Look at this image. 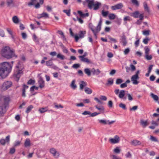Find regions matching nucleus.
<instances>
[{"mask_svg": "<svg viewBox=\"0 0 159 159\" xmlns=\"http://www.w3.org/2000/svg\"><path fill=\"white\" fill-rule=\"evenodd\" d=\"M0 67V76L2 79L7 77L11 72L12 66L7 62H4L1 63Z\"/></svg>", "mask_w": 159, "mask_h": 159, "instance_id": "nucleus-1", "label": "nucleus"}, {"mask_svg": "<svg viewBox=\"0 0 159 159\" xmlns=\"http://www.w3.org/2000/svg\"><path fill=\"white\" fill-rule=\"evenodd\" d=\"M10 101V98L8 96H1L0 99V115L2 116L7 111L6 108Z\"/></svg>", "mask_w": 159, "mask_h": 159, "instance_id": "nucleus-2", "label": "nucleus"}, {"mask_svg": "<svg viewBox=\"0 0 159 159\" xmlns=\"http://www.w3.org/2000/svg\"><path fill=\"white\" fill-rule=\"evenodd\" d=\"M1 53L3 57L8 59L14 57H17V56L15 55L14 52L8 46H5L3 48L1 51Z\"/></svg>", "mask_w": 159, "mask_h": 159, "instance_id": "nucleus-3", "label": "nucleus"}, {"mask_svg": "<svg viewBox=\"0 0 159 159\" xmlns=\"http://www.w3.org/2000/svg\"><path fill=\"white\" fill-rule=\"evenodd\" d=\"M85 2H83L84 4L86 2L88 3V7L90 9H92L93 7V10H98L101 6V3L98 2H95L94 0H84Z\"/></svg>", "mask_w": 159, "mask_h": 159, "instance_id": "nucleus-4", "label": "nucleus"}, {"mask_svg": "<svg viewBox=\"0 0 159 159\" xmlns=\"http://www.w3.org/2000/svg\"><path fill=\"white\" fill-rule=\"evenodd\" d=\"M22 73L23 72L21 69H20V67L19 65L16 66L14 74V77L16 78L15 80L16 81H18Z\"/></svg>", "mask_w": 159, "mask_h": 159, "instance_id": "nucleus-5", "label": "nucleus"}, {"mask_svg": "<svg viewBox=\"0 0 159 159\" xmlns=\"http://www.w3.org/2000/svg\"><path fill=\"white\" fill-rule=\"evenodd\" d=\"M49 152L55 158H57L60 157V152L54 148H50Z\"/></svg>", "mask_w": 159, "mask_h": 159, "instance_id": "nucleus-6", "label": "nucleus"}, {"mask_svg": "<svg viewBox=\"0 0 159 159\" xmlns=\"http://www.w3.org/2000/svg\"><path fill=\"white\" fill-rule=\"evenodd\" d=\"M140 72L139 70H138L136 72L135 75H133L131 77V80L133 82V84H137L139 82L137 80L139 79V74Z\"/></svg>", "mask_w": 159, "mask_h": 159, "instance_id": "nucleus-7", "label": "nucleus"}, {"mask_svg": "<svg viewBox=\"0 0 159 159\" xmlns=\"http://www.w3.org/2000/svg\"><path fill=\"white\" fill-rule=\"evenodd\" d=\"M12 85V83L10 81H6L3 84L2 89L3 90H6L10 87Z\"/></svg>", "mask_w": 159, "mask_h": 159, "instance_id": "nucleus-8", "label": "nucleus"}, {"mask_svg": "<svg viewBox=\"0 0 159 159\" xmlns=\"http://www.w3.org/2000/svg\"><path fill=\"white\" fill-rule=\"evenodd\" d=\"M120 141V137L117 135H115L113 138L109 139V141L112 144H116L118 143Z\"/></svg>", "mask_w": 159, "mask_h": 159, "instance_id": "nucleus-9", "label": "nucleus"}, {"mask_svg": "<svg viewBox=\"0 0 159 159\" xmlns=\"http://www.w3.org/2000/svg\"><path fill=\"white\" fill-rule=\"evenodd\" d=\"M123 7V5L122 3H119L114 6H111V9L113 10L121 9Z\"/></svg>", "mask_w": 159, "mask_h": 159, "instance_id": "nucleus-10", "label": "nucleus"}, {"mask_svg": "<svg viewBox=\"0 0 159 159\" xmlns=\"http://www.w3.org/2000/svg\"><path fill=\"white\" fill-rule=\"evenodd\" d=\"M89 27L90 29L92 31L95 37V38H97V34L99 32V31H97V27H96V28L94 29L93 26L92 25V24L91 23L89 24Z\"/></svg>", "mask_w": 159, "mask_h": 159, "instance_id": "nucleus-11", "label": "nucleus"}, {"mask_svg": "<svg viewBox=\"0 0 159 159\" xmlns=\"http://www.w3.org/2000/svg\"><path fill=\"white\" fill-rule=\"evenodd\" d=\"M10 136L8 135L6 137L5 139H1L0 140V143L2 145H5L6 143L7 142L8 143L10 140Z\"/></svg>", "mask_w": 159, "mask_h": 159, "instance_id": "nucleus-12", "label": "nucleus"}, {"mask_svg": "<svg viewBox=\"0 0 159 159\" xmlns=\"http://www.w3.org/2000/svg\"><path fill=\"white\" fill-rule=\"evenodd\" d=\"M39 86L40 88H42L44 86V81L41 77H40L38 81Z\"/></svg>", "mask_w": 159, "mask_h": 159, "instance_id": "nucleus-13", "label": "nucleus"}, {"mask_svg": "<svg viewBox=\"0 0 159 159\" xmlns=\"http://www.w3.org/2000/svg\"><path fill=\"white\" fill-rule=\"evenodd\" d=\"M120 40V42L122 43L123 46H125L126 45L127 42L126 40V36L124 34H123V35L121 37Z\"/></svg>", "mask_w": 159, "mask_h": 159, "instance_id": "nucleus-14", "label": "nucleus"}, {"mask_svg": "<svg viewBox=\"0 0 159 159\" xmlns=\"http://www.w3.org/2000/svg\"><path fill=\"white\" fill-rule=\"evenodd\" d=\"M125 91L123 90H122L120 91L118 95V97L120 98L123 99L125 100L126 99V97H124L125 95Z\"/></svg>", "mask_w": 159, "mask_h": 159, "instance_id": "nucleus-15", "label": "nucleus"}, {"mask_svg": "<svg viewBox=\"0 0 159 159\" xmlns=\"http://www.w3.org/2000/svg\"><path fill=\"white\" fill-rule=\"evenodd\" d=\"M140 124L143 128H145L149 124L148 120H141L140 121Z\"/></svg>", "mask_w": 159, "mask_h": 159, "instance_id": "nucleus-16", "label": "nucleus"}, {"mask_svg": "<svg viewBox=\"0 0 159 159\" xmlns=\"http://www.w3.org/2000/svg\"><path fill=\"white\" fill-rule=\"evenodd\" d=\"M131 144L134 146H136L140 145L141 144V143L139 141L137 140H134L131 142Z\"/></svg>", "mask_w": 159, "mask_h": 159, "instance_id": "nucleus-17", "label": "nucleus"}, {"mask_svg": "<svg viewBox=\"0 0 159 159\" xmlns=\"http://www.w3.org/2000/svg\"><path fill=\"white\" fill-rule=\"evenodd\" d=\"M91 72L93 75H98L100 73V71L98 69L96 70L94 68H93L91 70Z\"/></svg>", "mask_w": 159, "mask_h": 159, "instance_id": "nucleus-18", "label": "nucleus"}, {"mask_svg": "<svg viewBox=\"0 0 159 159\" xmlns=\"http://www.w3.org/2000/svg\"><path fill=\"white\" fill-rule=\"evenodd\" d=\"M84 56H79V57L80 59V61L82 62L87 63H90V60L84 57Z\"/></svg>", "mask_w": 159, "mask_h": 159, "instance_id": "nucleus-19", "label": "nucleus"}, {"mask_svg": "<svg viewBox=\"0 0 159 159\" xmlns=\"http://www.w3.org/2000/svg\"><path fill=\"white\" fill-rule=\"evenodd\" d=\"M24 145L25 147H29L30 146V141L29 139L27 138L26 139Z\"/></svg>", "mask_w": 159, "mask_h": 159, "instance_id": "nucleus-20", "label": "nucleus"}, {"mask_svg": "<svg viewBox=\"0 0 159 159\" xmlns=\"http://www.w3.org/2000/svg\"><path fill=\"white\" fill-rule=\"evenodd\" d=\"M87 84L86 82L84 81H81L80 82V89L81 90H82L83 89L84 87H85L87 86Z\"/></svg>", "mask_w": 159, "mask_h": 159, "instance_id": "nucleus-21", "label": "nucleus"}, {"mask_svg": "<svg viewBox=\"0 0 159 159\" xmlns=\"http://www.w3.org/2000/svg\"><path fill=\"white\" fill-rule=\"evenodd\" d=\"M87 84L86 82L84 81H81L80 82V89L81 90H82L83 89L84 87H85L87 86Z\"/></svg>", "mask_w": 159, "mask_h": 159, "instance_id": "nucleus-22", "label": "nucleus"}, {"mask_svg": "<svg viewBox=\"0 0 159 159\" xmlns=\"http://www.w3.org/2000/svg\"><path fill=\"white\" fill-rule=\"evenodd\" d=\"M95 108L100 111V112H103L104 111V108L102 106H98L96 105L95 106Z\"/></svg>", "mask_w": 159, "mask_h": 159, "instance_id": "nucleus-23", "label": "nucleus"}, {"mask_svg": "<svg viewBox=\"0 0 159 159\" xmlns=\"http://www.w3.org/2000/svg\"><path fill=\"white\" fill-rule=\"evenodd\" d=\"M84 91L86 93L88 94H91L92 93V89L87 87L85 88Z\"/></svg>", "mask_w": 159, "mask_h": 159, "instance_id": "nucleus-24", "label": "nucleus"}, {"mask_svg": "<svg viewBox=\"0 0 159 159\" xmlns=\"http://www.w3.org/2000/svg\"><path fill=\"white\" fill-rule=\"evenodd\" d=\"M139 12L138 11H136L133 13H131L130 16L134 17L135 18H138L139 17Z\"/></svg>", "mask_w": 159, "mask_h": 159, "instance_id": "nucleus-25", "label": "nucleus"}, {"mask_svg": "<svg viewBox=\"0 0 159 159\" xmlns=\"http://www.w3.org/2000/svg\"><path fill=\"white\" fill-rule=\"evenodd\" d=\"M113 152L114 153L119 154L120 152L121 149L119 147H117L113 149Z\"/></svg>", "mask_w": 159, "mask_h": 159, "instance_id": "nucleus-26", "label": "nucleus"}, {"mask_svg": "<svg viewBox=\"0 0 159 159\" xmlns=\"http://www.w3.org/2000/svg\"><path fill=\"white\" fill-rule=\"evenodd\" d=\"M12 20L13 22L16 24L18 23L19 22V19L16 16H14L12 17Z\"/></svg>", "mask_w": 159, "mask_h": 159, "instance_id": "nucleus-27", "label": "nucleus"}, {"mask_svg": "<svg viewBox=\"0 0 159 159\" xmlns=\"http://www.w3.org/2000/svg\"><path fill=\"white\" fill-rule=\"evenodd\" d=\"M14 4V0H7V4L8 7H10L13 5Z\"/></svg>", "mask_w": 159, "mask_h": 159, "instance_id": "nucleus-28", "label": "nucleus"}, {"mask_svg": "<svg viewBox=\"0 0 159 159\" xmlns=\"http://www.w3.org/2000/svg\"><path fill=\"white\" fill-rule=\"evenodd\" d=\"M85 73L88 76H90L91 75V70L89 68H85L84 69Z\"/></svg>", "mask_w": 159, "mask_h": 159, "instance_id": "nucleus-29", "label": "nucleus"}, {"mask_svg": "<svg viewBox=\"0 0 159 159\" xmlns=\"http://www.w3.org/2000/svg\"><path fill=\"white\" fill-rule=\"evenodd\" d=\"M75 80H73L70 84V87L74 89H75L77 87V86L75 84Z\"/></svg>", "mask_w": 159, "mask_h": 159, "instance_id": "nucleus-30", "label": "nucleus"}, {"mask_svg": "<svg viewBox=\"0 0 159 159\" xmlns=\"http://www.w3.org/2000/svg\"><path fill=\"white\" fill-rule=\"evenodd\" d=\"M86 34L85 31H80L79 33V36L80 38H82L84 37V34Z\"/></svg>", "mask_w": 159, "mask_h": 159, "instance_id": "nucleus-31", "label": "nucleus"}, {"mask_svg": "<svg viewBox=\"0 0 159 159\" xmlns=\"http://www.w3.org/2000/svg\"><path fill=\"white\" fill-rule=\"evenodd\" d=\"M150 96L154 100L156 101H157L158 100L159 98L157 95L154 94L153 93H151Z\"/></svg>", "mask_w": 159, "mask_h": 159, "instance_id": "nucleus-32", "label": "nucleus"}, {"mask_svg": "<svg viewBox=\"0 0 159 159\" xmlns=\"http://www.w3.org/2000/svg\"><path fill=\"white\" fill-rule=\"evenodd\" d=\"M102 20L101 19H100L99 22L98 24V26H97V31H99L101 29V26L102 23Z\"/></svg>", "mask_w": 159, "mask_h": 159, "instance_id": "nucleus-33", "label": "nucleus"}, {"mask_svg": "<svg viewBox=\"0 0 159 159\" xmlns=\"http://www.w3.org/2000/svg\"><path fill=\"white\" fill-rule=\"evenodd\" d=\"M113 83V80L112 78L109 79L107 80V82L106 85H112Z\"/></svg>", "mask_w": 159, "mask_h": 159, "instance_id": "nucleus-34", "label": "nucleus"}, {"mask_svg": "<svg viewBox=\"0 0 159 159\" xmlns=\"http://www.w3.org/2000/svg\"><path fill=\"white\" fill-rule=\"evenodd\" d=\"M39 16H41V17L42 18H48L49 17L48 15L46 13L43 12L42 13L40 14H39Z\"/></svg>", "mask_w": 159, "mask_h": 159, "instance_id": "nucleus-35", "label": "nucleus"}, {"mask_svg": "<svg viewBox=\"0 0 159 159\" xmlns=\"http://www.w3.org/2000/svg\"><path fill=\"white\" fill-rule=\"evenodd\" d=\"M143 5L145 10L147 11L148 12H149V9L148 7V6L147 2H144L143 3Z\"/></svg>", "mask_w": 159, "mask_h": 159, "instance_id": "nucleus-36", "label": "nucleus"}, {"mask_svg": "<svg viewBox=\"0 0 159 159\" xmlns=\"http://www.w3.org/2000/svg\"><path fill=\"white\" fill-rule=\"evenodd\" d=\"M46 65L48 66H52L53 65V62L52 61V60H50L48 61H46Z\"/></svg>", "mask_w": 159, "mask_h": 159, "instance_id": "nucleus-37", "label": "nucleus"}, {"mask_svg": "<svg viewBox=\"0 0 159 159\" xmlns=\"http://www.w3.org/2000/svg\"><path fill=\"white\" fill-rule=\"evenodd\" d=\"M108 17L110 20H114L116 16L114 14H110L108 15Z\"/></svg>", "mask_w": 159, "mask_h": 159, "instance_id": "nucleus-38", "label": "nucleus"}, {"mask_svg": "<svg viewBox=\"0 0 159 159\" xmlns=\"http://www.w3.org/2000/svg\"><path fill=\"white\" fill-rule=\"evenodd\" d=\"M33 106H32V105H30L29 107H28L26 111V112L28 113L30 112L31 111V110L33 108Z\"/></svg>", "mask_w": 159, "mask_h": 159, "instance_id": "nucleus-39", "label": "nucleus"}, {"mask_svg": "<svg viewBox=\"0 0 159 159\" xmlns=\"http://www.w3.org/2000/svg\"><path fill=\"white\" fill-rule=\"evenodd\" d=\"M39 111L41 113H43L47 111L46 108L43 107L39 109Z\"/></svg>", "mask_w": 159, "mask_h": 159, "instance_id": "nucleus-40", "label": "nucleus"}, {"mask_svg": "<svg viewBox=\"0 0 159 159\" xmlns=\"http://www.w3.org/2000/svg\"><path fill=\"white\" fill-rule=\"evenodd\" d=\"M132 3L137 6H139V3L137 0H131Z\"/></svg>", "mask_w": 159, "mask_h": 159, "instance_id": "nucleus-41", "label": "nucleus"}, {"mask_svg": "<svg viewBox=\"0 0 159 159\" xmlns=\"http://www.w3.org/2000/svg\"><path fill=\"white\" fill-rule=\"evenodd\" d=\"M123 80L120 78L117 79L116 81V84H119L123 82Z\"/></svg>", "mask_w": 159, "mask_h": 159, "instance_id": "nucleus-42", "label": "nucleus"}, {"mask_svg": "<svg viewBox=\"0 0 159 159\" xmlns=\"http://www.w3.org/2000/svg\"><path fill=\"white\" fill-rule=\"evenodd\" d=\"M150 32L149 30H144L143 32V34L145 35H148Z\"/></svg>", "mask_w": 159, "mask_h": 159, "instance_id": "nucleus-43", "label": "nucleus"}, {"mask_svg": "<svg viewBox=\"0 0 159 159\" xmlns=\"http://www.w3.org/2000/svg\"><path fill=\"white\" fill-rule=\"evenodd\" d=\"M149 54L145 55V57L148 60H151L152 58V56L151 55H149Z\"/></svg>", "mask_w": 159, "mask_h": 159, "instance_id": "nucleus-44", "label": "nucleus"}, {"mask_svg": "<svg viewBox=\"0 0 159 159\" xmlns=\"http://www.w3.org/2000/svg\"><path fill=\"white\" fill-rule=\"evenodd\" d=\"M144 49H145V55H147V54H149V52L150 51L149 49L148 48V47H145L144 48Z\"/></svg>", "mask_w": 159, "mask_h": 159, "instance_id": "nucleus-45", "label": "nucleus"}, {"mask_svg": "<svg viewBox=\"0 0 159 159\" xmlns=\"http://www.w3.org/2000/svg\"><path fill=\"white\" fill-rule=\"evenodd\" d=\"M150 40V39L148 37H146L145 39H144L143 40V42L145 44H148V41Z\"/></svg>", "mask_w": 159, "mask_h": 159, "instance_id": "nucleus-46", "label": "nucleus"}, {"mask_svg": "<svg viewBox=\"0 0 159 159\" xmlns=\"http://www.w3.org/2000/svg\"><path fill=\"white\" fill-rule=\"evenodd\" d=\"M57 57L58 58H60L61 60H63L64 59V56L61 54L60 53L58 54L57 55Z\"/></svg>", "mask_w": 159, "mask_h": 159, "instance_id": "nucleus-47", "label": "nucleus"}, {"mask_svg": "<svg viewBox=\"0 0 159 159\" xmlns=\"http://www.w3.org/2000/svg\"><path fill=\"white\" fill-rule=\"evenodd\" d=\"M136 39H137V40L134 43V44L136 46V47H138L139 44V42H140V39H139L136 38Z\"/></svg>", "mask_w": 159, "mask_h": 159, "instance_id": "nucleus-48", "label": "nucleus"}, {"mask_svg": "<svg viewBox=\"0 0 159 159\" xmlns=\"http://www.w3.org/2000/svg\"><path fill=\"white\" fill-rule=\"evenodd\" d=\"M35 80L31 79L28 82L27 84H34L35 83Z\"/></svg>", "mask_w": 159, "mask_h": 159, "instance_id": "nucleus-49", "label": "nucleus"}, {"mask_svg": "<svg viewBox=\"0 0 159 159\" xmlns=\"http://www.w3.org/2000/svg\"><path fill=\"white\" fill-rule=\"evenodd\" d=\"M63 11L66 13L68 16H70V9L69 10H64Z\"/></svg>", "mask_w": 159, "mask_h": 159, "instance_id": "nucleus-50", "label": "nucleus"}, {"mask_svg": "<svg viewBox=\"0 0 159 159\" xmlns=\"http://www.w3.org/2000/svg\"><path fill=\"white\" fill-rule=\"evenodd\" d=\"M99 122L104 125H106L107 124V121L105 120H99Z\"/></svg>", "mask_w": 159, "mask_h": 159, "instance_id": "nucleus-51", "label": "nucleus"}, {"mask_svg": "<svg viewBox=\"0 0 159 159\" xmlns=\"http://www.w3.org/2000/svg\"><path fill=\"white\" fill-rule=\"evenodd\" d=\"M31 1L28 3V5L29 6L34 5V2H35L36 0H31Z\"/></svg>", "mask_w": 159, "mask_h": 159, "instance_id": "nucleus-52", "label": "nucleus"}, {"mask_svg": "<svg viewBox=\"0 0 159 159\" xmlns=\"http://www.w3.org/2000/svg\"><path fill=\"white\" fill-rule=\"evenodd\" d=\"M102 15L104 17L106 16L108 14V11H104L103 10L102 11Z\"/></svg>", "mask_w": 159, "mask_h": 159, "instance_id": "nucleus-53", "label": "nucleus"}, {"mask_svg": "<svg viewBox=\"0 0 159 159\" xmlns=\"http://www.w3.org/2000/svg\"><path fill=\"white\" fill-rule=\"evenodd\" d=\"M130 52V49L128 48L125 49L124 53L125 55H127Z\"/></svg>", "mask_w": 159, "mask_h": 159, "instance_id": "nucleus-54", "label": "nucleus"}, {"mask_svg": "<svg viewBox=\"0 0 159 159\" xmlns=\"http://www.w3.org/2000/svg\"><path fill=\"white\" fill-rule=\"evenodd\" d=\"M99 98L100 99L102 100L106 101L107 100V98L105 96L101 95Z\"/></svg>", "mask_w": 159, "mask_h": 159, "instance_id": "nucleus-55", "label": "nucleus"}, {"mask_svg": "<svg viewBox=\"0 0 159 159\" xmlns=\"http://www.w3.org/2000/svg\"><path fill=\"white\" fill-rule=\"evenodd\" d=\"M119 106L124 109H126L125 105L122 103L120 104Z\"/></svg>", "mask_w": 159, "mask_h": 159, "instance_id": "nucleus-56", "label": "nucleus"}, {"mask_svg": "<svg viewBox=\"0 0 159 159\" xmlns=\"http://www.w3.org/2000/svg\"><path fill=\"white\" fill-rule=\"evenodd\" d=\"M34 89H35L36 90H38V87H36L35 86H32L30 88V90L31 91H34Z\"/></svg>", "mask_w": 159, "mask_h": 159, "instance_id": "nucleus-57", "label": "nucleus"}, {"mask_svg": "<svg viewBox=\"0 0 159 159\" xmlns=\"http://www.w3.org/2000/svg\"><path fill=\"white\" fill-rule=\"evenodd\" d=\"M100 113V112L97 113V112H94L92 113H91L90 116H92V117H93V116H95L98 114H99Z\"/></svg>", "mask_w": 159, "mask_h": 159, "instance_id": "nucleus-58", "label": "nucleus"}, {"mask_svg": "<svg viewBox=\"0 0 159 159\" xmlns=\"http://www.w3.org/2000/svg\"><path fill=\"white\" fill-rule=\"evenodd\" d=\"M150 139L152 141L156 142H158V140L155 137L153 136H151Z\"/></svg>", "mask_w": 159, "mask_h": 159, "instance_id": "nucleus-59", "label": "nucleus"}, {"mask_svg": "<svg viewBox=\"0 0 159 159\" xmlns=\"http://www.w3.org/2000/svg\"><path fill=\"white\" fill-rule=\"evenodd\" d=\"M15 149L14 148H11L10 151V153L11 154H13L15 153Z\"/></svg>", "mask_w": 159, "mask_h": 159, "instance_id": "nucleus-60", "label": "nucleus"}, {"mask_svg": "<svg viewBox=\"0 0 159 159\" xmlns=\"http://www.w3.org/2000/svg\"><path fill=\"white\" fill-rule=\"evenodd\" d=\"M138 108V107L137 106H135L134 107H133L132 108H130L129 110L130 111H135Z\"/></svg>", "mask_w": 159, "mask_h": 159, "instance_id": "nucleus-61", "label": "nucleus"}, {"mask_svg": "<svg viewBox=\"0 0 159 159\" xmlns=\"http://www.w3.org/2000/svg\"><path fill=\"white\" fill-rule=\"evenodd\" d=\"M80 66V64H75L73 65L72 67L75 69H77Z\"/></svg>", "mask_w": 159, "mask_h": 159, "instance_id": "nucleus-62", "label": "nucleus"}, {"mask_svg": "<svg viewBox=\"0 0 159 159\" xmlns=\"http://www.w3.org/2000/svg\"><path fill=\"white\" fill-rule=\"evenodd\" d=\"M130 66L132 71H134L135 70V67L132 64H131L130 65Z\"/></svg>", "mask_w": 159, "mask_h": 159, "instance_id": "nucleus-63", "label": "nucleus"}, {"mask_svg": "<svg viewBox=\"0 0 159 159\" xmlns=\"http://www.w3.org/2000/svg\"><path fill=\"white\" fill-rule=\"evenodd\" d=\"M112 159H121V158L118 157L115 155H112L111 156Z\"/></svg>", "mask_w": 159, "mask_h": 159, "instance_id": "nucleus-64", "label": "nucleus"}]
</instances>
